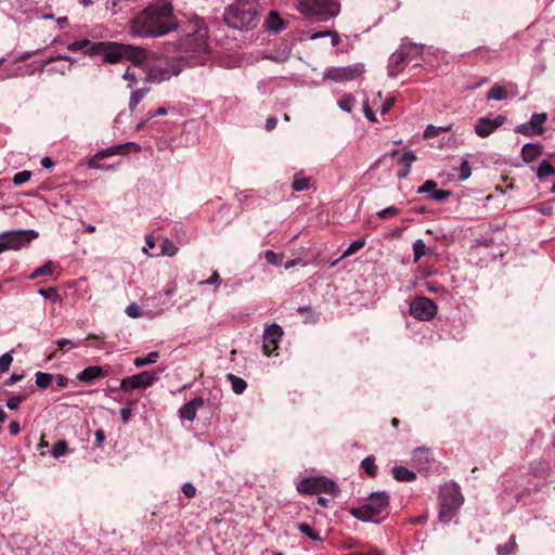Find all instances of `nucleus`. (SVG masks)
<instances>
[{
  "mask_svg": "<svg viewBox=\"0 0 555 555\" xmlns=\"http://www.w3.org/2000/svg\"><path fill=\"white\" fill-rule=\"evenodd\" d=\"M178 22L168 0H159L145 8L132 22L130 31L138 37H159L177 30Z\"/></svg>",
  "mask_w": 555,
  "mask_h": 555,
  "instance_id": "1",
  "label": "nucleus"
},
{
  "mask_svg": "<svg viewBox=\"0 0 555 555\" xmlns=\"http://www.w3.org/2000/svg\"><path fill=\"white\" fill-rule=\"evenodd\" d=\"M260 18V4L258 0H236L224 10L223 21L237 30L254 29Z\"/></svg>",
  "mask_w": 555,
  "mask_h": 555,
  "instance_id": "2",
  "label": "nucleus"
},
{
  "mask_svg": "<svg viewBox=\"0 0 555 555\" xmlns=\"http://www.w3.org/2000/svg\"><path fill=\"white\" fill-rule=\"evenodd\" d=\"M178 40L175 50L184 53H202L207 50V27L201 18H193L182 25L178 24Z\"/></svg>",
  "mask_w": 555,
  "mask_h": 555,
  "instance_id": "3",
  "label": "nucleus"
},
{
  "mask_svg": "<svg viewBox=\"0 0 555 555\" xmlns=\"http://www.w3.org/2000/svg\"><path fill=\"white\" fill-rule=\"evenodd\" d=\"M350 514L364 522H380L389 514V494L385 491L372 492L367 502L350 511Z\"/></svg>",
  "mask_w": 555,
  "mask_h": 555,
  "instance_id": "4",
  "label": "nucleus"
},
{
  "mask_svg": "<svg viewBox=\"0 0 555 555\" xmlns=\"http://www.w3.org/2000/svg\"><path fill=\"white\" fill-rule=\"evenodd\" d=\"M296 9L307 17L327 21L339 14V4L335 0H297Z\"/></svg>",
  "mask_w": 555,
  "mask_h": 555,
  "instance_id": "5",
  "label": "nucleus"
},
{
  "mask_svg": "<svg viewBox=\"0 0 555 555\" xmlns=\"http://www.w3.org/2000/svg\"><path fill=\"white\" fill-rule=\"evenodd\" d=\"M464 503L460 488L455 485L446 486L439 495V519L449 522L455 516L457 509Z\"/></svg>",
  "mask_w": 555,
  "mask_h": 555,
  "instance_id": "6",
  "label": "nucleus"
},
{
  "mask_svg": "<svg viewBox=\"0 0 555 555\" xmlns=\"http://www.w3.org/2000/svg\"><path fill=\"white\" fill-rule=\"evenodd\" d=\"M297 491L306 494L328 493L336 496L339 492L338 486L326 477H308L299 481Z\"/></svg>",
  "mask_w": 555,
  "mask_h": 555,
  "instance_id": "7",
  "label": "nucleus"
},
{
  "mask_svg": "<svg viewBox=\"0 0 555 555\" xmlns=\"http://www.w3.org/2000/svg\"><path fill=\"white\" fill-rule=\"evenodd\" d=\"M37 236L34 230H12L0 233V254L5 250L20 249Z\"/></svg>",
  "mask_w": 555,
  "mask_h": 555,
  "instance_id": "8",
  "label": "nucleus"
},
{
  "mask_svg": "<svg viewBox=\"0 0 555 555\" xmlns=\"http://www.w3.org/2000/svg\"><path fill=\"white\" fill-rule=\"evenodd\" d=\"M126 44L118 42H95L91 55H101L105 63L115 64L125 57Z\"/></svg>",
  "mask_w": 555,
  "mask_h": 555,
  "instance_id": "9",
  "label": "nucleus"
},
{
  "mask_svg": "<svg viewBox=\"0 0 555 555\" xmlns=\"http://www.w3.org/2000/svg\"><path fill=\"white\" fill-rule=\"evenodd\" d=\"M364 70L362 63H356L344 67H330L324 72L323 77L335 82H344L359 78Z\"/></svg>",
  "mask_w": 555,
  "mask_h": 555,
  "instance_id": "10",
  "label": "nucleus"
},
{
  "mask_svg": "<svg viewBox=\"0 0 555 555\" xmlns=\"http://www.w3.org/2000/svg\"><path fill=\"white\" fill-rule=\"evenodd\" d=\"M410 314L421 321H430L437 314V305L427 297H417L410 304Z\"/></svg>",
  "mask_w": 555,
  "mask_h": 555,
  "instance_id": "11",
  "label": "nucleus"
},
{
  "mask_svg": "<svg viewBox=\"0 0 555 555\" xmlns=\"http://www.w3.org/2000/svg\"><path fill=\"white\" fill-rule=\"evenodd\" d=\"M157 379L158 376L155 373L144 371L124 378L120 383V388L125 392L132 391L134 389L147 388L152 386Z\"/></svg>",
  "mask_w": 555,
  "mask_h": 555,
  "instance_id": "12",
  "label": "nucleus"
},
{
  "mask_svg": "<svg viewBox=\"0 0 555 555\" xmlns=\"http://www.w3.org/2000/svg\"><path fill=\"white\" fill-rule=\"evenodd\" d=\"M283 334L284 332L282 327L276 323H272L264 328L262 337V349L266 356H271L278 350L279 343L281 341Z\"/></svg>",
  "mask_w": 555,
  "mask_h": 555,
  "instance_id": "13",
  "label": "nucleus"
},
{
  "mask_svg": "<svg viewBox=\"0 0 555 555\" xmlns=\"http://www.w3.org/2000/svg\"><path fill=\"white\" fill-rule=\"evenodd\" d=\"M504 121L505 117L502 115H499L493 119L482 117L478 119L477 124L475 125V132L480 138H487L499 127H501L504 124Z\"/></svg>",
  "mask_w": 555,
  "mask_h": 555,
  "instance_id": "14",
  "label": "nucleus"
},
{
  "mask_svg": "<svg viewBox=\"0 0 555 555\" xmlns=\"http://www.w3.org/2000/svg\"><path fill=\"white\" fill-rule=\"evenodd\" d=\"M546 114H533L526 125H520L516 131L525 135L541 134L543 132V124L546 121Z\"/></svg>",
  "mask_w": 555,
  "mask_h": 555,
  "instance_id": "15",
  "label": "nucleus"
},
{
  "mask_svg": "<svg viewBox=\"0 0 555 555\" xmlns=\"http://www.w3.org/2000/svg\"><path fill=\"white\" fill-rule=\"evenodd\" d=\"M125 155L127 154V151H126V145L124 144H118V145H114V146H111V147H107L105 150H102L100 152H98L90 160H89V167L91 168H103L100 164H99V160L105 158V157H108V156H113V155Z\"/></svg>",
  "mask_w": 555,
  "mask_h": 555,
  "instance_id": "16",
  "label": "nucleus"
},
{
  "mask_svg": "<svg viewBox=\"0 0 555 555\" xmlns=\"http://www.w3.org/2000/svg\"><path fill=\"white\" fill-rule=\"evenodd\" d=\"M204 405V400L201 397H196L181 406L179 414L183 420L193 422L196 417L197 411Z\"/></svg>",
  "mask_w": 555,
  "mask_h": 555,
  "instance_id": "17",
  "label": "nucleus"
},
{
  "mask_svg": "<svg viewBox=\"0 0 555 555\" xmlns=\"http://www.w3.org/2000/svg\"><path fill=\"white\" fill-rule=\"evenodd\" d=\"M180 73V68L176 65L170 67H163L160 64L151 69V78L155 81L168 80L172 76H177Z\"/></svg>",
  "mask_w": 555,
  "mask_h": 555,
  "instance_id": "18",
  "label": "nucleus"
},
{
  "mask_svg": "<svg viewBox=\"0 0 555 555\" xmlns=\"http://www.w3.org/2000/svg\"><path fill=\"white\" fill-rule=\"evenodd\" d=\"M285 27L286 23L276 11L270 12L264 21V28L269 33H281Z\"/></svg>",
  "mask_w": 555,
  "mask_h": 555,
  "instance_id": "19",
  "label": "nucleus"
},
{
  "mask_svg": "<svg viewBox=\"0 0 555 555\" xmlns=\"http://www.w3.org/2000/svg\"><path fill=\"white\" fill-rule=\"evenodd\" d=\"M412 461L417 469H427L430 465V452L426 448H417L413 452Z\"/></svg>",
  "mask_w": 555,
  "mask_h": 555,
  "instance_id": "20",
  "label": "nucleus"
},
{
  "mask_svg": "<svg viewBox=\"0 0 555 555\" xmlns=\"http://www.w3.org/2000/svg\"><path fill=\"white\" fill-rule=\"evenodd\" d=\"M146 55L145 49L126 44L124 59L131 61L134 65L142 64L146 60Z\"/></svg>",
  "mask_w": 555,
  "mask_h": 555,
  "instance_id": "21",
  "label": "nucleus"
},
{
  "mask_svg": "<svg viewBox=\"0 0 555 555\" xmlns=\"http://www.w3.org/2000/svg\"><path fill=\"white\" fill-rule=\"evenodd\" d=\"M541 153L542 145L539 143H526L521 149V157L526 163L535 160Z\"/></svg>",
  "mask_w": 555,
  "mask_h": 555,
  "instance_id": "22",
  "label": "nucleus"
},
{
  "mask_svg": "<svg viewBox=\"0 0 555 555\" xmlns=\"http://www.w3.org/2000/svg\"><path fill=\"white\" fill-rule=\"evenodd\" d=\"M103 375L104 372L101 366H89L77 375V379L79 382L89 384Z\"/></svg>",
  "mask_w": 555,
  "mask_h": 555,
  "instance_id": "23",
  "label": "nucleus"
},
{
  "mask_svg": "<svg viewBox=\"0 0 555 555\" xmlns=\"http://www.w3.org/2000/svg\"><path fill=\"white\" fill-rule=\"evenodd\" d=\"M406 57V53L401 49L393 52L389 59V75L396 76L401 70V65Z\"/></svg>",
  "mask_w": 555,
  "mask_h": 555,
  "instance_id": "24",
  "label": "nucleus"
},
{
  "mask_svg": "<svg viewBox=\"0 0 555 555\" xmlns=\"http://www.w3.org/2000/svg\"><path fill=\"white\" fill-rule=\"evenodd\" d=\"M392 475L398 481H413L416 479L415 473L403 466L393 467Z\"/></svg>",
  "mask_w": 555,
  "mask_h": 555,
  "instance_id": "25",
  "label": "nucleus"
},
{
  "mask_svg": "<svg viewBox=\"0 0 555 555\" xmlns=\"http://www.w3.org/2000/svg\"><path fill=\"white\" fill-rule=\"evenodd\" d=\"M487 100L502 101L507 98V91L503 86L494 85L487 93Z\"/></svg>",
  "mask_w": 555,
  "mask_h": 555,
  "instance_id": "26",
  "label": "nucleus"
},
{
  "mask_svg": "<svg viewBox=\"0 0 555 555\" xmlns=\"http://www.w3.org/2000/svg\"><path fill=\"white\" fill-rule=\"evenodd\" d=\"M227 378L230 380L231 386H232V390L236 395H241V393L244 392V390L247 387V384H246V382L243 378H241V377H238V376H236V375H234L232 373H229L227 375Z\"/></svg>",
  "mask_w": 555,
  "mask_h": 555,
  "instance_id": "27",
  "label": "nucleus"
},
{
  "mask_svg": "<svg viewBox=\"0 0 555 555\" xmlns=\"http://www.w3.org/2000/svg\"><path fill=\"white\" fill-rule=\"evenodd\" d=\"M55 266L52 261L46 262L43 266L37 268L31 274L30 279L35 280L43 275H52L54 272Z\"/></svg>",
  "mask_w": 555,
  "mask_h": 555,
  "instance_id": "28",
  "label": "nucleus"
},
{
  "mask_svg": "<svg viewBox=\"0 0 555 555\" xmlns=\"http://www.w3.org/2000/svg\"><path fill=\"white\" fill-rule=\"evenodd\" d=\"M516 548H517L516 537L513 534V535H511L508 542H506L503 545L496 546V554L498 555H509L513 552H515Z\"/></svg>",
  "mask_w": 555,
  "mask_h": 555,
  "instance_id": "29",
  "label": "nucleus"
},
{
  "mask_svg": "<svg viewBox=\"0 0 555 555\" xmlns=\"http://www.w3.org/2000/svg\"><path fill=\"white\" fill-rule=\"evenodd\" d=\"M427 253L426 244L423 240L418 238L413 243V262L417 263L423 256Z\"/></svg>",
  "mask_w": 555,
  "mask_h": 555,
  "instance_id": "30",
  "label": "nucleus"
},
{
  "mask_svg": "<svg viewBox=\"0 0 555 555\" xmlns=\"http://www.w3.org/2000/svg\"><path fill=\"white\" fill-rule=\"evenodd\" d=\"M292 188L294 191L297 192L308 190L310 188V178L301 175H296L292 183Z\"/></svg>",
  "mask_w": 555,
  "mask_h": 555,
  "instance_id": "31",
  "label": "nucleus"
},
{
  "mask_svg": "<svg viewBox=\"0 0 555 555\" xmlns=\"http://www.w3.org/2000/svg\"><path fill=\"white\" fill-rule=\"evenodd\" d=\"M159 358V353L157 351L150 352L146 357H137L133 361V364L137 367H141L144 365L155 363Z\"/></svg>",
  "mask_w": 555,
  "mask_h": 555,
  "instance_id": "32",
  "label": "nucleus"
},
{
  "mask_svg": "<svg viewBox=\"0 0 555 555\" xmlns=\"http://www.w3.org/2000/svg\"><path fill=\"white\" fill-rule=\"evenodd\" d=\"M149 89H137L132 91L129 100V109L130 112H134L138 104L143 100Z\"/></svg>",
  "mask_w": 555,
  "mask_h": 555,
  "instance_id": "33",
  "label": "nucleus"
},
{
  "mask_svg": "<svg viewBox=\"0 0 555 555\" xmlns=\"http://www.w3.org/2000/svg\"><path fill=\"white\" fill-rule=\"evenodd\" d=\"M95 42H92L88 39L77 40L72 42V51H82L86 54L91 55V50Z\"/></svg>",
  "mask_w": 555,
  "mask_h": 555,
  "instance_id": "34",
  "label": "nucleus"
},
{
  "mask_svg": "<svg viewBox=\"0 0 555 555\" xmlns=\"http://www.w3.org/2000/svg\"><path fill=\"white\" fill-rule=\"evenodd\" d=\"M553 176H555L554 166L551 163H548L547 160H543L538 168V177L540 179H545L547 177H553Z\"/></svg>",
  "mask_w": 555,
  "mask_h": 555,
  "instance_id": "35",
  "label": "nucleus"
},
{
  "mask_svg": "<svg viewBox=\"0 0 555 555\" xmlns=\"http://www.w3.org/2000/svg\"><path fill=\"white\" fill-rule=\"evenodd\" d=\"M451 130V125L442 126V127H436L434 125H428L424 130V138H434L437 137L440 132H448Z\"/></svg>",
  "mask_w": 555,
  "mask_h": 555,
  "instance_id": "36",
  "label": "nucleus"
},
{
  "mask_svg": "<svg viewBox=\"0 0 555 555\" xmlns=\"http://www.w3.org/2000/svg\"><path fill=\"white\" fill-rule=\"evenodd\" d=\"M365 245V240L364 238H359L357 241H353L348 247L347 249L343 253L340 259L343 258H347V257H350L351 255L356 254L357 251H359L361 248H363Z\"/></svg>",
  "mask_w": 555,
  "mask_h": 555,
  "instance_id": "37",
  "label": "nucleus"
},
{
  "mask_svg": "<svg viewBox=\"0 0 555 555\" xmlns=\"http://www.w3.org/2000/svg\"><path fill=\"white\" fill-rule=\"evenodd\" d=\"M53 384V375L49 373H36V385L40 388H47Z\"/></svg>",
  "mask_w": 555,
  "mask_h": 555,
  "instance_id": "38",
  "label": "nucleus"
},
{
  "mask_svg": "<svg viewBox=\"0 0 555 555\" xmlns=\"http://www.w3.org/2000/svg\"><path fill=\"white\" fill-rule=\"evenodd\" d=\"M361 467L365 470L367 475L371 477L376 476L377 473V466L375 465V459L373 456L365 457L362 463Z\"/></svg>",
  "mask_w": 555,
  "mask_h": 555,
  "instance_id": "39",
  "label": "nucleus"
},
{
  "mask_svg": "<svg viewBox=\"0 0 555 555\" xmlns=\"http://www.w3.org/2000/svg\"><path fill=\"white\" fill-rule=\"evenodd\" d=\"M298 530L306 534L308 538H310L312 541H322V538L320 537L319 532L313 530L308 524L300 522L298 525Z\"/></svg>",
  "mask_w": 555,
  "mask_h": 555,
  "instance_id": "40",
  "label": "nucleus"
},
{
  "mask_svg": "<svg viewBox=\"0 0 555 555\" xmlns=\"http://www.w3.org/2000/svg\"><path fill=\"white\" fill-rule=\"evenodd\" d=\"M356 99L352 95H347L338 101L340 109L350 113L354 106Z\"/></svg>",
  "mask_w": 555,
  "mask_h": 555,
  "instance_id": "41",
  "label": "nucleus"
},
{
  "mask_svg": "<svg viewBox=\"0 0 555 555\" xmlns=\"http://www.w3.org/2000/svg\"><path fill=\"white\" fill-rule=\"evenodd\" d=\"M66 451H67V443H66V441L61 440L53 444V447L51 449V454L54 457H60V456L64 455L66 453Z\"/></svg>",
  "mask_w": 555,
  "mask_h": 555,
  "instance_id": "42",
  "label": "nucleus"
},
{
  "mask_svg": "<svg viewBox=\"0 0 555 555\" xmlns=\"http://www.w3.org/2000/svg\"><path fill=\"white\" fill-rule=\"evenodd\" d=\"M459 171H460L459 180H461V181H465L470 177L472 170H470V166H469V163L467 159H463L461 162Z\"/></svg>",
  "mask_w": 555,
  "mask_h": 555,
  "instance_id": "43",
  "label": "nucleus"
},
{
  "mask_svg": "<svg viewBox=\"0 0 555 555\" xmlns=\"http://www.w3.org/2000/svg\"><path fill=\"white\" fill-rule=\"evenodd\" d=\"M400 212V210L395 207V206H389L387 208H384L379 211H377V216L380 218V219H390V218H393L396 217L398 214Z\"/></svg>",
  "mask_w": 555,
  "mask_h": 555,
  "instance_id": "44",
  "label": "nucleus"
},
{
  "mask_svg": "<svg viewBox=\"0 0 555 555\" xmlns=\"http://www.w3.org/2000/svg\"><path fill=\"white\" fill-rule=\"evenodd\" d=\"M13 357L11 352H7L0 357V374L7 373L12 364Z\"/></svg>",
  "mask_w": 555,
  "mask_h": 555,
  "instance_id": "45",
  "label": "nucleus"
},
{
  "mask_svg": "<svg viewBox=\"0 0 555 555\" xmlns=\"http://www.w3.org/2000/svg\"><path fill=\"white\" fill-rule=\"evenodd\" d=\"M178 251V247L173 245L169 240H164L162 243V255L175 256Z\"/></svg>",
  "mask_w": 555,
  "mask_h": 555,
  "instance_id": "46",
  "label": "nucleus"
},
{
  "mask_svg": "<svg viewBox=\"0 0 555 555\" xmlns=\"http://www.w3.org/2000/svg\"><path fill=\"white\" fill-rule=\"evenodd\" d=\"M416 160V155L413 151H405L400 157V163L404 165L405 168H410L412 164Z\"/></svg>",
  "mask_w": 555,
  "mask_h": 555,
  "instance_id": "47",
  "label": "nucleus"
},
{
  "mask_svg": "<svg viewBox=\"0 0 555 555\" xmlns=\"http://www.w3.org/2000/svg\"><path fill=\"white\" fill-rule=\"evenodd\" d=\"M267 261L275 267H280L282 264V256L278 255L272 250H267L264 254Z\"/></svg>",
  "mask_w": 555,
  "mask_h": 555,
  "instance_id": "48",
  "label": "nucleus"
},
{
  "mask_svg": "<svg viewBox=\"0 0 555 555\" xmlns=\"http://www.w3.org/2000/svg\"><path fill=\"white\" fill-rule=\"evenodd\" d=\"M451 195H452L451 191L435 190L433 193H430L429 197L431 199H435V201H438V202H442V201L448 199Z\"/></svg>",
  "mask_w": 555,
  "mask_h": 555,
  "instance_id": "49",
  "label": "nucleus"
},
{
  "mask_svg": "<svg viewBox=\"0 0 555 555\" xmlns=\"http://www.w3.org/2000/svg\"><path fill=\"white\" fill-rule=\"evenodd\" d=\"M30 171H27V170H23V171H20L17 173H15V176L13 177V183L15 185H21L25 182H27L29 179H30Z\"/></svg>",
  "mask_w": 555,
  "mask_h": 555,
  "instance_id": "50",
  "label": "nucleus"
},
{
  "mask_svg": "<svg viewBox=\"0 0 555 555\" xmlns=\"http://www.w3.org/2000/svg\"><path fill=\"white\" fill-rule=\"evenodd\" d=\"M437 188V183L434 180H427L422 186L418 188V194L433 193Z\"/></svg>",
  "mask_w": 555,
  "mask_h": 555,
  "instance_id": "51",
  "label": "nucleus"
},
{
  "mask_svg": "<svg viewBox=\"0 0 555 555\" xmlns=\"http://www.w3.org/2000/svg\"><path fill=\"white\" fill-rule=\"evenodd\" d=\"M68 379L65 375H53V386L55 385V390H59L65 386H67Z\"/></svg>",
  "mask_w": 555,
  "mask_h": 555,
  "instance_id": "52",
  "label": "nucleus"
},
{
  "mask_svg": "<svg viewBox=\"0 0 555 555\" xmlns=\"http://www.w3.org/2000/svg\"><path fill=\"white\" fill-rule=\"evenodd\" d=\"M126 313L130 318H139L142 315V311L137 304H131L126 308Z\"/></svg>",
  "mask_w": 555,
  "mask_h": 555,
  "instance_id": "53",
  "label": "nucleus"
},
{
  "mask_svg": "<svg viewBox=\"0 0 555 555\" xmlns=\"http://www.w3.org/2000/svg\"><path fill=\"white\" fill-rule=\"evenodd\" d=\"M124 79L127 80L129 83H128V88L132 89L134 87V85L137 83V75L134 72L130 70V68H128L125 74H124Z\"/></svg>",
  "mask_w": 555,
  "mask_h": 555,
  "instance_id": "54",
  "label": "nucleus"
},
{
  "mask_svg": "<svg viewBox=\"0 0 555 555\" xmlns=\"http://www.w3.org/2000/svg\"><path fill=\"white\" fill-rule=\"evenodd\" d=\"M128 0H108L106 3V7L108 10L113 12V14H116L118 11L121 10V2H127Z\"/></svg>",
  "mask_w": 555,
  "mask_h": 555,
  "instance_id": "55",
  "label": "nucleus"
},
{
  "mask_svg": "<svg viewBox=\"0 0 555 555\" xmlns=\"http://www.w3.org/2000/svg\"><path fill=\"white\" fill-rule=\"evenodd\" d=\"M182 492L186 498H194L196 494V489L191 482H185L182 486Z\"/></svg>",
  "mask_w": 555,
  "mask_h": 555,
  "instance_id": "56",
  "label": "nucleus"
},
{
  "mask_svg": "<svg viewBox=\"0 0 555 555\" xmlns=\"http://www.w3.org/2000/svg\"><path fill=\"white\" fill-rule=\"evenodd\" d=\"M22 402V398L21 397H11L8 401H7V406L10 409V410H16L20 404Z\"/></svg>",
  "mask_w": 555,
  "mask_h": 555,
  "instance_id": "57",
  "label": "nucleus"
},
{
  "mask_svg": "<svg viewBox=\"0 0 555 555\" xmlns=\"http://www.w3.org/2000/svg\"><path fill=\"white\" fill-rule=\"evenodd\" d=\"M395 104V100L393 98H387L383 105L380 106L379 111L382 114H386L388 113V111L390 109V107Z\"/></svg>",
  "mask_w": 555,
  "mask_h": 555,
  "instance_id": "58",
  "label": "nucleus"
},
{
  "mask_svg": "<svg viewBox=\"0 0 555 555\" xmlns=\"http://www.w3.org/2000/svg\"><path fill=\"white\" fill-rule=\"evenodd\" d=\"M10 434L13 436H16L21 433V426L20 423L16 421H12L9 425Z\"/></svg>",
  "mask_w": 555,
  "mask_h": 555,
  "instance_id": "59",
  "label": "nucleus"
},
{
  "mask_svg": "<svg viewBox=\"0 0 555 555\" xmlns=\"http://www.w3.org/2000/svg\"><path fill=\"white\" fill-rule=\"evenodd\" d=\"M167 114V109L165 107H159L153 112H149L147 119H152L157 116H164Z\"/></svg>",
  "mask_w": 555,
  "mask_h": 555,
  "instance_id": "60",
  "label": "nucleus"
},
{
  "mask_svg": "<svg viewBox=\"0 0 555 555\" xmlns=\"http://www.w3.org/2000/svg\"><path fill=\"white\" fill-rule=\"evenodd\" d=\"M219 279H220L219 273L217 271H214L211 276L208 280L199 282V285L216 284V283H218Z\"/></svg>",
  "mask_w": 555,
  "mask_h": 555,
  "instance_id": "61",
  "label": "nucleus"
},
{
  "mask_svg": "<svg viewBox=\"0 0 555 555\" xmlns=\"http://www.w3.org/2000/svg\"><path fill=\"white\" fill-rule=\"evenodd\" d=\"M124 145H126V151L127 153L129 151H132V152H140L141 151V146L139 144H137L135 142H132V141H129L127 143H124Z\"/></svg>",
  "mask_w": 555,
  "mask_h": 555,
  "instance_id": "62",
  "label": "nucleus"
},
{
  "mask_svg": "<svg viewBox=\"0 0 555 555\" xmlns=\"http://www.w3.org/2000/svg\"><path fill=\"white\" fill-rule=\"evenodd\" d=\"M278 125V119L275 117H269L266 121V129L268 131H272L273 129H275Z\"/></svg>",
  "mask_w": 555,
  "mask_h": 555,
  "instance_id": "63",
  "label": "nucleus"
},
{
  "mask_svg": "<svg viewBox=\"0 0 555 555\" xmlns=\"http://www.w3.org/2000/svg\"><path fill=\"white\" fill-rule=\"evenodd\" d=\"M363 111H364L365 117L369 120L376 121L375 115H374L373 111L371 109V107L367 104L364 105Z\"/></svg>",
  "mask_w": 555,
  "mask_h": 555,
  "instance_id": "64",
  "label": "nucleus"
}]
</instances>
